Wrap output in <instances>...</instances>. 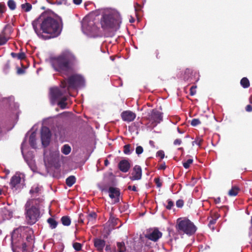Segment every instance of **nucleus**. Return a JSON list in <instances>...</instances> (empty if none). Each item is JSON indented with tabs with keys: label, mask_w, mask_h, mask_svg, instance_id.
I'll return each instance as SVG.
<instances>
[{
	"label": "nucleus",
	"mask_w": 252,
	"mask_h": 252,
	"mask_svg": "<svg viewBox=\"0 0 252 252\" xmlns=\"http://www.w3.org/2000/svg\"><path fill=\"white\" fill-rule=\"evenodd\" d=\"M62 25L61 19L58 21L51 17L48 16L44 13L41 14L32 23L33 28L36 33L39 31V26L43 32L50 34V37H57L60 34Z\"/></svg>",
	"instance_id": "f257e3e1"
},
{
	"label": "nucleus",
	"mask_w": 252,
	"mask_h": 252,
	"mask_svg": "<svg viewBox=\"0 0 252 252\" xmlns=\"http://www.w3.org/2000/svg\"><path fill=\"white\" fill-rule=\"evenodd\" d=\"M76 62L75 55L68 50H64L58 56L51 59V63L54 70L66 76H68L73 71Z\"/></svg>",
	"instance_id": "f03ea898"
},
{
	"label": "nucleus",
	"mask_w": 252,
	"mask_h": 252,
	"mask_svg": "<svg viewBox=\"0 0 252 252\" xmlns=\"http://www.w3.org/2000/svg\"><path fill=\"white\" fill-rule=\"evenodd\" d=\"M40 197L32 198L29 200L25 205L26 220L28 224L32 225L35 223L40 217V212L38 207L36 206L42 202Z\"/></svg>",
	"instance_id": "7ed1b4c3"
},
{
	"label": "nucleus",
	"mask_w": 252,
	"mask_h": 252,
	"mask_svg": "<svg viewBox=\"0 0 252 252\" xmlns=\"http://www.w3.org/2000/svg\"><path fill=\"white\" fill-rule=\"evenodd\" d=\"M121 18L120 14L116 11H110L103 14L100 24L105 31H109L120 27Z\"/></svg>",
	"instance_id": "20e7f679"
},
{
	"label": "nucleus",
	"mask_w": 252,
	"mask_h": 252,
	"mask_svg": "<svg viewBox=\"0 0 252 252\" xmlns=\"http://www.w3.org/2000/svg\"><path fill=\"white\" fill-rule=\"evenodd\" d=\"M85 85V79L80 74H74L61 81V87L66 89L67 92L71 90H76Z\"/></svg>",
	"instance_id": "39448f33"
},
{
	"label": "nucleus",
	"mask_w": 252,
	"mask_h": 252,
	"mask_svg": "<svg viewBox=\"0 0 252 252\" xmlns=\"http://www.w3.org/2000/svg\"><path fill=\"white\" fill-rule=\"evenodd\" d=\"M176 228L180 234L184 233L189 236L194 234L196 231V227L193 223L188 219H178Z\"/></svg>",
	"instance_id": "423d86ee"
},
{
	"label": "nucleus",
	"mask_w": 252,
	"mask_h": 252,
	"mask_svg": "<svg viewBox=\"0 0 252 252\" xmlns=\"http://www.w3.org/2000/svg\"><path fill=\"white\" fill-rule=\"evenodd\" d=\"M14 230L11 234V241L13 246V251L14 252H29L28 247L27 243L23 242L21 236L17 239L16 236V231Z\"/></svg>",
	"instance_id": "0eeeda50"
},
{
	"label": "nucleus",
	"mask_w": 252,
	"mask_h": 252,
	"mask_svg": "<svg viewBox=\"0 0 252 252\" xmlns=\"http://www.w3.org/2000/svg\"><path fill=\"white\" fill-rule=\"evenodd\" d=\"M63 89V91H62L58 88L51 89V101L53 104H54L57 100H60L62 97L64 96V94L67 92L66 89Z\"/></svg>",
	"instance_id": "6e6552de"
},
{
	"label": "nucleus",
	"mask_w": 252,
	"mask_h": 252,
	"mask_svg": "<svg viewBox=\"0 0 252 252\" xmlns=\"http://www.w3.org/2000/svg\"><path fill=\"white\" fill-rule=\"evenodd\" d=\"M147 119L152 123L153 126H156L162 120V113L156 109H153L149 114Z\"/></svg>",
	"instance_id": "1a4fd4ad"
},
{
	"label": "nucleus",
	"mask_w": 252,
	"mask_h": 252,
	"mask_svg": "<svg viewBox=\"0 0 252 252\" xmlns=\"http://www.w3.org/2000/svg\"><path fill=\"white\" fill-rule=\"evenodd\" d=\"M51 133L49 128L46 126H43L41 130V139L42 144L44 147H47L50 143Z\"/></svg>",
	"instance_id": "9d476101"
},
{
	"label": "nucleus",
	"mask_w": 252,
	"mask_h": 252,
	"mask_svg": "<svg viewBox=\"0 0 252 252\" xmlns=\"http://www.w3.org/2000/svg\"><path fill=\"white\" fill-rule=\"evenodd\" d=\"M162 236V233L157 228L150 230L145 235V238L154 242H157Z\"/></svg>",
	"instance_id": "9b49d317"
},
{
	"label": "nucleus",
	"mask_w": 252,
	"mask_h": 252,
	"mask_svg": "<svg viewBox=\"0 0 252 252\" xmlns=\"http://www.w3.org/2000/svg\"><path fill=\"white\" fill-rule=\"evenodd\" d=\"M121 116L124 121L128 123L132 122L136 118L135 113L130 110L123 111L121 113Z\"/></svg>",
	"instance_id": "f8f14e48"
},
{
	"label": "nucleus",
	"mask_w": 252,
	"mask_h": 252,
	"mask_svg": "<svg viewBox=\"0 0 252 252\" xmlns=\"http://www.w3.org/2000/svg\"><path fill=\"white\" fill-rule=\"evenodd\" d=\"M142 177V169L139 165H135L131 173V176L129 178L131 181L138 180L141 179Z\"/></svg>",
	"instance_id": "ddd939ff"
},
{
	"label": "nucleus",
	"mask_w": 252,
	"mask_h": 252,
	"mask_svg": "<svg viewBox=\"0 0 252 252\" xmlns=\"http://www.w3.org/2000/svg\"><path fill=\"white\" fill-rule=\"evenodd\" d=\"M108 192L109 197L112 199H115V203H118L120 201V191L118 188L111 187L109 188Z\"/></svg>",
	"instance_id": "4468645a"
},
{
	"label": "nucleus",
	"mask_w": 252,
	"mask_h": 252,
	"mask_svg": "<svg viewBox=\"0 0 252 252\" xmlns=\"http://www.w3.org/2000/svg\"><path fill=\"white\" fill-rule=\"evenodd\" d=\"M21 181V177L19 174H16L13 176L10 182V186L12 189H17L19 187Z\"/></svg>",
	"instance_id": "2eb2a0df"
},
{
	"label": "nucleus",
	"mask_w": 252,
	"mask_h": 252,
	"mask_svg": "<svg viewBox=\"0 0 252 252\" xmlns=\"http://www.w3.org/2000/svg\"><path fill=\"white\" fill-rule=\"evenodd\" d=\"M131 164L127 159H123L118 164V168L123 172H127L130 168Z\"/></svg>",
	"instance_id": "dca6fc26"
},
{
	"label": "nucleus",
	"mask_w": 252,
	"mask_h": 252,
	"mask_svg": "<svg viewBox=\"0 0 252 252\" xmlns=\"http://www.w3.org/2000/svg\"><path fill=\"white\" fill-rule=\"evenodd\" d=\"M94 246L99 252H103L105 246V241L99 238H95L94 240Z\"/></svg>",
	"instance_id": "f3484780"
},
{
	"label": "nucleus",
	"mask_w": 252,
	"mask_h": 252,
	"mask_svg": "<svg viewBox=\"0 0 252 252\" xmlns=\"http://www.w3.org/2000/svg\"><path fill=\"white\" fill-rule=\"evenodd\" d=\"M116 247L114 249V252H126V247L124 242H118L116 243Z\"/></svg>",
	"instance_id": "a211bd4d"
},
{
	"label": "nucleus",
	"mask_w": 252,
	"mask_h": 252,
	"mask_svg": "<svg viewBox=\"0 0 252 252\" xmlns=\"http://www.w3.org/2000/svg\"><path fill=\"white\" fill-rule=\"evenodd\" d=\"M97 217V214L94 212H91L87 216L86 219L87 220V223L91 222L92 224L94 222Z\"/></svg>",
	"instance_id": "6ab92c4d"
},
{
	"label": "nucleus",
	"mask_w": 252,
	"mask_h": 252,
	"mask_svg": "<svg viewBox=\"0 0 252 252\" xmlns=\"http://www.w3.org/2000/svg\"><path fill=\"white\" fill-rule=\"evenodd\" d=\"M41 187L39 186H32L30 190V193L32 194V197L36 196L39 193H40Z\"/></svg>",
	"instance_id": "aec40b11"
},
{
	"label": "nucleus",
	"mask_w": 252,
	"mask_h": 252,
	"mask_svg": "<svg viewBox=\"0 0 252 252\" xmlns=\"http://www.w3.org/2000/svg\"><path fill=\"white\" fill-rule=\"evenodd\" d=\"M8 40V38L6 36V33L4 30H3L0 33V46L3 45L6 43Z\"/></svg>",
	"instance_id": "412c9836"
},
{
	"label": "nucleus",
	"mask_w": 252,
	"mask_h": 252,
	"mask_svg": "<svg viewBox=\"0 0 252 252\" xmlns=\"http://www.w3.org/2000/svg\"><path fill=\"white\" fill-rule=\"evenodd\" d=\"M75 182L76 178L73 175L70 176L67 178L65 181L66 185L69 187L72 186L75 183Z\"/></svg>",
	"instance_id": "4be33fe9"
},
{
	"label": "nucleus",
	"mask_w": 252,
	"mask_h": 252,
	"mask_svg": "<svg viewBox=\"0 0 252 252\" xmlns=\"http://www.w3.org/2000/svg\"><path fill=\"white\" fill-rule=\"evenodd\" d=\"M29 143L31 146L35 148L36 147V138H35V133L34 132H32L30 136L29 137Z\"/></svg>",
	"instance_id": "5701e85b"
},
{
	"label": "nucleus",
	"mask_w": 252,
	"mask_h": 252,
	"mask_svg": "<svg viewBox=\"0 0 252 252\" xmlns=\"http://www.w3.org/2000/svg\"><path fill=\"white\" fill-rule=\"evenodd\" d=\"M66 100L67 98L66 96L62 97L61 99L58 102V105H59L62 109L66 108L67 106V103L65 101Z\"/></svg>",
	"instance_id": "b1692460"
},
{
	"label": "nucleus",
	"mask_w": 252,
	"mask_h": 252,
	"mask_svg": "<svg viewBox=\"0 0 252 252\" xmlns=\"http://www.w3.org/2000/svg\"><path fill=\"white\" fill-rule=\"evenodd\" d=\"M240 190V189L236 187H232V188L228 191V195L230 196H235L237 195Z\"/></svg>",
	"instance_id": "393cba45"
},
{
	"label": "nucleus",
	"mask_w": 252,
	"mask_h": 252,
	"mask_svg": "<svg viewBox=\"0 0 252 252\" xmlns=\"http://www.w3.org/2000/svg\"><path fill=\"white\" fill-rule=\"evenodd\" d=\"M2 212L4 219L8 220L12 217V212L6 208L3 209Z\"/></svg>",
	"instance_id": "a878e982"
},
{
	"label": "nucleus",
	"mask_w": 252,
	"mask_h": 252,
	"mask_svg": "<svg viewBox=\"0 0 252 252\" xmlns=\"http://www.w3.org/2000/svg\"><path fill=\"white\" fill-rule=\"evenodd\" d=\"M11 56L14 58H17L19 60H23L26 58V55L24 52H20L19 53H15L12 52Z\"/></svg>",
	"instance_id": "bb28decb"
},
{
	"label": "nucleus",
	"mask_w": 252,
	"mask_h": 252,
	"mask_svg": "<svg viewBox=\"0 0 252 252\" xmlns=\"http://www.w3.org/2000/svg\"><path fill=\"white\" fill-rule=\"evenodd\" d=\"M193 73V71L190 68H187L185 71L184 78L186 80H190L191 79V76Z\"/></svg>",
	"instance_id": "cd10ccee"
},
{
	"label": "nucleus",
	"mask_w": 252,
	"mask_h": 252,
	"mask_svg": "<svg viewBox=\"0 0 252 252\" xmlns=\"http://www.w3.org/2000/svg\"><path fill=\"white\" fill-rule=\"evenodd\" d=\"M47 222L49 223L51 229H55L58 225V222L54 219L52 218L48 219Z\"/></svg>",
	"instance_id": "c85d7f7f"
},
{
	"label": "nucleus",
	"mask_w": 252,
	"mask_h": 252,
	"mask_svg": "<svg viewBox=\"0 0 252 252\" xmlns=\"http://www.w3.org/2000/svg\"><path fill=\"white\" fill-rule=\"evenodd\" d=\"M240 84L244 88H248L250 85V81L247 77H243L241 80Z\"/></svg>",
	"instance_id": "c756f323"
},
{
	"label": "nucleus",
	"mask_w": 252,
	"mask_h": 252,
	"mask_svg": "<svg viewBox=\"0 0 252 252\" xmlns=\"http://www.w3.org/2000/svg\"><path fill=\"white\" fill-rule=\"evenodd\" d=\"M61 220L62 224L64 226H69L71 223V220L68 216H63Z\"/></svg>",
	"instance_id": "7c9ffc66"
},
{
	"label": "nucleus",
	"mask_w": 252,
	"mask_h": 252,
	"mask_svg": "<svg viewBox=\"0 0 252 252\" xmlns=\"http://www.w3.org/2000/svg\"><path fill=\"white\" fill-rule=\"evenodd\" d=\"M21 7L22 9L26 12L30 11L32 8V4L28 2L21 4Z\"/></svg>",
	"instance_id": "2f4dec72"
},
{
	"label": "nucleus",
	"mask_w": 252,
	"mask_h": 252,
	"mask_svg": "<svg viewBox=\"0 0 252 252\" xmlns=\"http://www.w3.org/2000/svg\"><path fill=\"white\" fill-rule=\"evenodd\" d=\"M131 145L126 144L124 146V153L126 155H130L133 151L134 149H130Z\"/></svg>",
	"instance_id": "473e14b6"
},
{
	"label": "nucleus",
	"mask_w": 252,
	"mask_h": 252,
	"mask_svg": "<svg viewBox=\"0 0 252 252\" xmlns=\"http://www.w3.org/2000/svg\"><path fill=\"white\" fill-rule=\"evenodd\" d=\"M71 147L68 144H65L63 146V147L62 148V152L65 155H67L69 154L71 152Z\"/></svg>",
	"instance_id": "72a5a7b5"
},
{
	"label": "nucleus",
	"mask_w": 252,
	"mask_h": 252,
	"mask_svg": "<svg viewBox=\"0 0 252 252\" xmlns=\"http://www.w3.org/2000/svg\"><path fill=\"white\" fill-rule=\"evenodd\" d=\"M33 236L31 235V234H29L27 235L26 236V240L27 241V246L28 247H30L32 246V241H33Z\"/></svg>",
	"instance_id": "f704fd0d"
},
{
	"label": "nucleus",
	"mask_w": 252,
	"mask_h": 252,
	"mask_svg": "<svg viewBox=\"0 0 252 252\" xmlns=\"http://www.w3.org/2000/svg\"><path fill=\"white\" fill-rule=\"evenodd\" d=\"M7 5L11 10H14L16 8V3L14 0H9L7 2Z\"/></svg>",
	"instance_id": "c9c22d12"
},
{
	"label": "nucleus",
	"mask_w": 252,
	"mask_h": 252,
	"mask_svg": "<svg viewBox=\"0 0 252 252\" xmlns=\"http://www.w3.org/2000/svg\"><path fill=\"white\" fill-rule=\"evenodd\" d=\"M73 248L76 251H80L82 250V245L78 242H74L72 244Z\"/></svg>",
	"instance_id": "e433bc0d"
},
{
	"label": "nucleus",
	"mask_w": 252,
	"mask_h": 252,
	"mask_svg": "<svg viewBox=\"0 0 252 252\" xmlns=\"http://www.w3.org/2000/svg\"><path fill=\"white\" fill-rule=\"evenodd\" d=\"M192 159H189L186 162L183 163V165L185 168L188 169L189 167L190 164L192 163Z\"/></svg>",
	"instance_id": "4c0bfd02"
},
{
	"label": "nucleus",
	"mask_w": 252,
	"mask_h": 252,
	"mask_svg": "<svg viewBox=\"0 0 252 252\" xmlns=\"http://www.w3.org/2000/svg\"><path fill=\"white\" fill-rule=\"evenodd\" d=\"M201 124L200 121L198 119H193L190 123V124L193 126H195Z\"/></svg>",
	"instance_id": "58836bf2"
},
{
	"label": "nucleus",
	"mask_w": 252,
	"mask_h": 252,
	"mask_svg": "<svg viewBox=\"0 0 252 252\" xmlns=\"http://www.w3.org/2000/svg\"><path fill=\"white\" fill-rule=\"evenodd\" d=\"M6 10V6L4 2H0V13H4Z\"/></svg>",
	"instance_id": "ea45409f"
},
{
	"label": "nucleus",
	"mask_w": 252,
	"mask_h": 252,
	"mask_svg": "<svg viewBox=\"0 0 252 252\" xmlns=\"http://www.w3.org/2000/svg\"><path fill=\"white\" fill-rule=\"evenodd\" d=\"M202 141H203L202 139H201L199 138H197L195 139V140L193 141L192 142V145L193 146V145H194V144H196V145H198L199 146H200L202 144Z\"/></svg>",
	"instance_id": "a19ab883"
},
{
	"label": "nucleus",
	"mask_w": 252,
	"mask_h": 252,
	"mask_svg": "<svg viewBox=\"0 0 252 252\" xmlns=\"http://www.w3.org/2000/svg\"><path fill=\"white\" fill-rule=\"evenodd\" d=\"M174 206V202L170 199L167 200V205L166 206V208L167 210L171 209L172 207Z\"/></svg>",
	"instance_id": "79ce46f5"
},
{
	"label": "nucleus",
	"mask_w": 252,
	"mask_h": 252,
	"mask_svg": "<svg viewBox=\"0 0 252 252\" xmlns=\"http://www.w3.org/2000/svg\"><path fill=\"white\" fill-rule=\"evenodd\" d=\"M216 221L217 220H216V219H213V218H211L209 221L208 226L210 228H212L213 230L214 229V228L213 226L212 227V225L215 224L216 223Z\"/></svg>",
	"instance_id": "37998d69"
},
{
	"label": "nucleus",
	"mask_w": 252,
	"mask_h": 252,
	"mask_svg": "<svg viewBox=\"0 0 252 252\" xmlns=\"http://www.w3.org/2000/svg\"><path fill=\"white\" fill-rule=\"evenodd\" d=\"M135 152L138 155L141 154L143 152V147L141 146H137L135 149Z\"/></svg>",
	"instance_id": "c03bdc74"
},
{
	"label": "nucleus",
	"mask_w": 252,
	"mask_h": 252,
	"mask_svg": "<svg viewBox=\"0 0 252 252\" xmlns=\"http://www.w3.org/2000/svg\"><path fill=\"white\" fill-rule=\"evenodd\" d=\"M154 182L158 188H160L161 187L162 183L160 182V180L159 177L155 178L154 179Z\"/></svg>",
	"instance_id": "a18cd8bd"
},
{
	"label": "nucleus",
	"mask_w": 252,
	"mask_h": 252,
	"mask_svg": "<svg viewBox=\"0 0 252 252\" xmlns=\"http://www.w3.org/2000/svg\"><path fill=\"white\" fill-rule=\"evenodd\" d=\"M184 204V202L182 199H179L176 201V206L178 208H182Z\"/></svg>",
	"instance_id": "49530a36"
},
{
	"label": "nucleus",
	"mask_w": 252,
	"mask_h": 252,
	"mask_svg": "<svg viewBox=\"0 0 252 252\" xmlns=\"http://www.w3.org/2000/svg\"><path fill=\"white\" fill-rule=\"evenodd\" d=\"M196 88V86H192V87H191V88H190V93H189V94L190 95H194L195 94H196V91H195V89Z\"/></svg>",
	"instance_id": "de8ad7c7"
},
{
	"label": "nucleus",
	"mask_w": 252,
	"mask_h": 252,
	"mask_svg": "<svg viewBox=\"0 0 252 252\" xmlns=\"http://www.w3.org/2000/svg\"><path fill=\"white\" fill-rule=\"evenodd\" d=\"M157 156L159 157L161 159H163L164 158V153L162 150H159L157 153Z\"/></svg>",
	"instance_id": "09e8293b"
},
{
	"label": "nucleus",
	"mask_w": 252,
	"mask_h": 252,
	"mask_svg": "<svg viewBox=\"0 0 252 252\" xmlns=\"http://www.w3.org/2000/svg\"><path fill=\"white\" fill-rule=\"evenodd\" d=\"M182 141L181 139H176L174 141L173 144L175 146L180 145L182 144Z\"/></svg>",
	"instance_id": "8fccbe9b"
},
{
	"label": "nucleus",
	"mask_w": 252,
	"mask_h": 252,
	"mask_svg": "<svg viewBox=\"0 0 252 252\" xmlns=\"http://www.w3.org/2000/svg\"><path fill=\"white\" fill-rule=\"evenodd\" d=\"M127 189L129 190H133L134 191H137V189H136V187L135 186H128V187H127Z\"/></svg>",
	"instance_id": "3c124183"
},
{
	"label": "nucleus",
	"mask_w": 252,
	"mask_h": 252,
	"mask_svg": "<svg viewBox=\"0 0 252 252\" xmlns=\"http://www.w3.org/2000/svg\"><path fill=\"white\" fill-rule=\"evenodd\" d=\"M246 110L248 112L252 111V106L251 105H248L246 107Z\"/></svg>",
	"instance_id": "603ef678"
},
{
	"label": "nucleus",
	"mask_w": 252,
	"mask_h": 252,
	"mask_svg": "<svg viewBox=\"0 0 252 252\" xmlns=\"http://www.w3.org/2000/svg\"><path fill=\"white\" fill-rule=\"evenodd\" d=\"M10 68V63L7 62L4 65V69L5 71L8 70Z\"/></svg>",
	"instance_id": "864d4df0"
},
{
	"label": "nucleus",
	"mask_w": 252,
	"mask_h": 252,
	"mask_svg": "<svg viewBox=\"0 0 252 252\" xmlns=\"http://www.w3.org/2000/svg\"><path fill=\"white\" fill-rule=\"evenodd\" d=\"M82 0H73V3L76 5H79L82 3Z\"/></svg>",
	"instance_id": "5fc2aeb1"
},
{
	"label": "nucleus",
	"mask_w": 252,
	"mask_h": 252,
	"mask_svg": "<svg viewBox=\"0 0 252 252\" xmlns=\"http://www.w3.org/2000/svg\"><path fill=\"white\" fill-rule=\"evenodd\" d=\"M24 72H25L24 70L21 68H18V69L17 70V73L18 74H23L24 73Z\"/></svg>",
	"instance_id": "6e6d98bb"
},
{
	"label": "nucleus",
	"mask_w": 252,
	"mask_h": 252,
	"mask_svg": "<svg viewBox=\"0 0 252 252\" xmlns=\"http://www.w3.org/2000/svg\"><path fill=\"white\" fill-rule=\"evenodd\" d=\"M220 216L218 213H214L213 215V216L211 217V218H213V219H216V220H217V219L219 218Z\"/></svg>",
	"instance_id": "4d7b16f0"
},
{
	"label": "nucleus",
	"mask_w": 252,
	"mask_h": 252,
	"mask_svg": "<svg viewBox=\"0 0 252 252\" xmlns=\"http://www.w3.org/2000/svg\"><path fill=\"white\" fill-rule=\"evenodd\" d=\"M214 202L216 204L220 203V198L218 197L217 198H214Z\"/></svg>",
	"instance_id": "13d9d810"
},
{
	"label": "nucleus",
	"mask_w": 252,
	"mask_h": 252,
	"mask_svg": "<svg viewBox=\"0 0 252 252\" xmlns=\"http://www.w3.org/2000/svg\"><path fill=\"white\" fill-rule=\"evenodd\" d=\"M166 168V165L165 163L162 164L160 165L159 169L164 170Z\"/></svg>",
	"instance_id": "bf43d9fd"
},
{
	"label": "nucleus",
	"mask_w": 252,
	"mask_h": 252,
	"mask_svg": "<svg viewBox=\"0 0 252 252\" xmlns=\"http://www.w3.org/2000/svg\"><path fill=\"white\" fill-rule=\"evenodd\" d=\"M111 250V247L110 245H106L105 247V251H109Z\"/></svg>",
	"instance_id": "052dcab7"
},
{
	"label": "nucleus",
	"mask_w": 252,
	"mask_h": 252,
	"mask_svg": "<svg viewBox=\"0 0 252 252\" xmlns=\"http://www.w3.org/2000/svg\"><path fill=\"white\" fill-rule=\"evenodd\" d=\"M109 164V162L108 159H105L104 160V165L105 166H107Z\"/></svg>",
	"instance_id": "680f3d73"
},
{
	"label": "nucleus",
	"mask_w": 252,
	"mask_h": 252,
	"mask_svg": "<svg viewBox=\"0 0 252 252\" xmlns=\"http://www.w3.org/2000/svg\"><path fill=\"white\" fill-rule=\"evenodd\" d=\"M177 131H178V132L179 133H181V134H182V133H184V131H181V129H180L179 127H178V128H177Z\"/></svg>",
	"instance_id": "e2e57ef3"
},
{
	"label": "nucleus",
	"mask_w": 252,
	"mask_h": 252,
	"mask_svg": "<svg viewBox=\"0 0 252 252\" xmlns=\"http://www.w3.org/2000/svg\"><path fill=\"white\" fill-rule=\"evenodd\" d=\"M79 222H81V223H83L84 222V220L81 219V216H80V219L79 220Z\"/></svg>",
	"instance_id": "0e129e2a"
},
{
	"label": "nucleus",
	"mask_w": 252,
	"mask_h": 252,
	"mask_svg": "<svg viewBox=\"0 0 252 252\" xmlns=\"http://www.w3.org/2000/svg\"><path fill=\"white\" fill-rule=\"evenodd\" d=\"M149 143H150V145H152V146H153V145H154V142H153V141L150 140Z\"/></svg>",
	"instance_id": "69168bd1"
},
{
	"label": "nucleus",
	"mask_w": 252,
	"mask_h": 252,
	"mask_svg": "<svg viewBox=\"0 0 252 252\" xmlns=\"http://www.w3.org/2000/svg\"><path fill=\"white\" fill-rule=\"evenodd\" d=\"M178 150H180V151H182V152H183V151H184V149H183V148H182V147H181V148H178Z\"/></svg>",
	"instance_id": "338daca9"
},
{
	"label": "nucleus",
	"mask_w": 252,
	"mask_h": 252,
	"mask_svg": "<svg viewBox=\"0 0 252 252\" xmlns=\"http://www.w3.org/2000/svg\"><path fill=\"white\" fill-rule=\"evenodd\" d=\"M129 21L130 23H133L134 21V19H132V20H130Z\"/></svg>",
	"instance_id": "774afa93"
}]
</instances>
